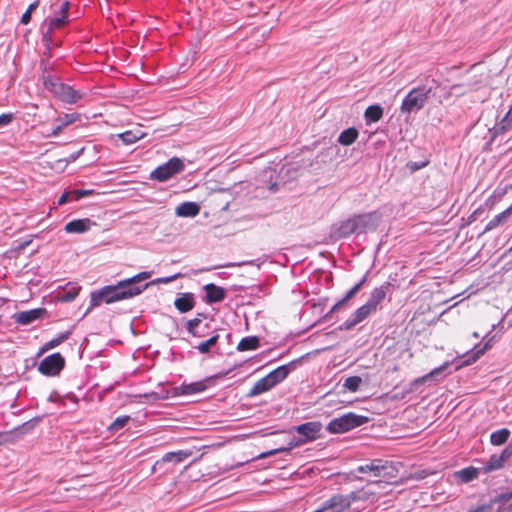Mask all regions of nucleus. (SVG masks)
Instances as JSON below:
<instances>
[{"instance_id":"f257e3e1","label":"nucleus","mask_w":512,"mask_h":512,"mask_svg":"<svg viewBox=\"0 0 512 512\" xmlns=\"http://www.w3.org/2000/svg\"><path fill=\"white\" fill-rule=\"evenodd\" d=\"M150 277L151 273L144 271L131 278L118 282L117 285L105 286L106 303L111 304L139 295L149 284H145L142 287L136 284Z\"/></svg>"},{"instance_id":"f03ea898","label":"nucleus","mask_w":512,"mask_h":512,"mask_svg":"<svg viewBox=\"0 0 512 512\" xmlns=\"http://www.w3.org/2000/svg\"><path fill=\"white\" fill-rule=\"evenodd\" d=\"M321 430L322 424L318 421L303 423L295 427V431L300 435V438L292 439L286 447H279L263 452L257 456V459H265L280 452H289L295 447L301 446L307 442H312L319 438Z\"/></svg>"},{"instance_id":"7ed1b4c3","label":"nucleus","mask_w":512,"mask_h":512,"mask_svg":"<svg viewBox=\"0 0 512 512\" xmlns=\"http://www.w3.org/2000/svg\"><path fill=\"white\" fill-rule=\"evenodd\" d=\"M430 91L431 89L425 86L411 89L401 103V112L410 114L411 112L421 110L428 100Z\"/></svg>"},{"instance_id":"20e7f679","label":"nucleus","mask_w":512,"mask_h":512,"mask_svg":"<svg viewBox=\"0 0 512 512\" xmlns=\"http://www.w3.org/2000/svg\"><path fill=\"white\" fill-rule=\"evenodd\" d=\"M367 422L365 416L348 413L331 420L327 425L330 433H344Z\"/></svg>"},{"instance_id":"39448f33","label":"nucleus","mask_w":512,"mask_h":512,"mask_svg":"<svg viewBox=\"0 0 512 512\" xmlns=\"http://www.w3.org/2000/svg\"><path fill=\"white\" fill-rule=\"evenodd\" d=\"M184 168L185 164L182 159L178 157H172L166 163L155 168L151 172L150 178L159 182H165L173 176L181 173Z\"/></svg>"},{"instance_id":"423d86ee","label":"nucleus","mask_w":512,"mask_h":512,"mask_svg":"<svg viewBox=\"0 0 512 512\" xmlns=\"http://www.w3.org/2000/svg\"><path fill=\"white\" fill-rule=\"evenodd\" d=\"M65 366V359L60 353H54L45 357L39 364L38 370L46 376H56Z\"/></svg>"},{"instance_id":"0eeeda50","label":"nucleus","mask_w":512,"mask_h":512,"mask_svg":"<svg viewBox=\"0 0 512 512\" xmlns=\"http://www.w3.org/2000/svg\"><path fill=\"white\" fill-rule=\"evenodd\" d=\"M80 118H81V114L78 112L63 113V114L59 115L54 121V126H53L51 132L48 133L46 136L47 137L59 136L66 127L79 121Z\"/></svg>"},{"instance_id":"6e6552de","label":"nucleus","mask_w":512,"mask_h":512,"mask_svg":"<svg viewBox=\"0 0 512 512\" xmlns=\"http://www.w3.org/2000/svg\"><path fill=\"white\" fill-rule=\"evenodd\" d=\"M380 469L375 482H392L398 476V469L393 462L380 460Z\"/></svg>"},{"instance_id":"1a4fd4ad","label":"nucleus","mask_w":512,"mask_h":512,"mask_svg":"<svg viewBox=\"0 0 512 512\" xmlns=\"http://www.w3.org/2000/svg\"><path fill=\"white\" fill-rule=\"evenodd\" d=\"M82 96L83 94L80 91H77L64 83L61 84L57 94L55 95L59 100L68 104L77 103Z\"/></svg>"},{"instance_id":"9d476101","label":"nucleus","mask_w":512,"mask_h":512,"mask_svg":"<svg viewBox=\"0 0 512 512\" xmlns=\"http://www.w3.org/2000/svg\"><path fill=\"white\" fill-rule=\"evenodd\" d=\"M390 286V283H385L384 285L374 288L371 291L370 297L367 300L366 304L373 310L377 311L381 303L385 300L387 295V289Z\"/></svg>"},{"instance_id":"9b49d317","label":"nucleus","mask_w":512,"mask_h":512,"mask_svg":"<svg viewBox=\"0 0 512 512\" xmlns=\"http://www.w3.org/2000/svg\"><path fill=\"white\" fill-rule=\"evenodd\" d=\"M375 313L366 303L360 306L353 314L351 319H348L345 323V329L350 330L355 327L357 324L364 321L371 314Z\"/></svg>"},{"instance_id":"f8f14e48","label":"nucleus","mask_w":512,"mask_h":512,"mask_svg":"<svg viewBox=\"0 0 512 512\" xmlns=\"http://www.w3.org/2000/svg\"><path fill=\"white\" fill-rule=\"evenodd\" d=\"M69 8H70L69 1L62 2L61 6H60L59 16L52 18L49 21L48 34L55 29L62 28L64 25H66L68 23L67 17H68Z\"/></svg>"},{"instance_id":"ddd939ff","label":"nucleus","mask_w":512,"mask_h":512,"mask_svg":"<svg viewBox=\"0 0 512 512\" xmlns=\"http://www.w3.org/2000/svg\"><path fill=\"white\" fill-rule=\"evenodd\" d=\"M204 290L206 292L205 300L208 304L221 302L226 296L225 289L213 283L206 284Z\"/></svg>"},{"instance_id":"4468645a","label":"nucleus","mask_w":512,"mask_h":512,"mask_svg":"<svg viewBox=\"0 0 512 512\" xmlns=\"http://www.w3.org/2000/svg\"><path fill=\"white\" fill-rule=\"evenodd\" d=\"M207 381L208 380H201L188 384H182L181 386L175 388V393L177 395H191L203 392L207 388Z\"/></svg>"},{"instance_id":"2eb2a0df","label":"nucleus","mask_w":512,"mask_h":512,"mask_svg":"<svg viewBox=\"0 0 512 512\" xmlns=\"http://www.w3.org/2000/svg\"><path fill=\"white\" fill-rule=\"evenodd\" d=\"M45 309L38 308L29 311H21L15 314V321L21 325H28L39 319L44 314Z\"/></svg>"},{"instance_id":"dca6fc26","label":"nucleus","mask_w":512,"mask_h":512,"mask_svg":"<svg viewBox=\"0 0 512 512\" xmlns=\"http://www.w3.org/2000/svg\"><path fill=\"white\" fill-rule=\"evenodd\" d=\"M174 306L180 313L189 312L195 307V297L192 293H183L175 299Z\"/></svg>"},{"instance_id":"f3484780","label":"nucleus","mask_w":512,"mask_h":512,"mask_svg":"<svg viewBox=\"0 0 512 512\" xmlns=\"http://www.w3.org/2000/svg\"><path fill=\"white\" fill-rule=\"evenodd\" d=\"M509 458L510 457L508 454H506V448H505L499 456L492 455L489 458V460L486 462L483 469L485 472H491L494 470H498L503 467L504 462L507 461Z\"/></svg>"},{"instance_id":"a211bd4d","label":"nucleus","mask_w":512,"mask_h":512,"mask_svg":"<svg viewBox=\"0 0 512 512\" xmlns=\"http://www.w3.org/2000/svg\"><path fill=\"white\" fill-rule=\"evenodd\" d=\"M91 221L87 218L68 222L64 230L66 233H84L89 230Z\"/></svg>"},{"instance_id":"6ab92c4d","label":"nucleus","mask_w":512,"mask_h":512,"mask_svg":"<svg viewBox=\"0 0 512 512\" xmlns=\"http://www.w3.org/2000/svg\"><path fill=\"white\" fill-rule=\"evenodd\" d=\"M512 129V104L505 116L493 128V137L503 134Z\"/></svg>"},{"instance_id":"aec40b11","label":"nucleus","mask_w":512,"mask_h":512,"mask_svg":"<svg viewBox=\"0 0 512 512\" xmlns=\"http://www.w3.org/2000/svg\"><path fill=\"white\" fill-rule=\"evenodd\" d=\"M147 133L141 129L127 130L117 135V137L123 142L124 145H131L138 140L146 137Z\"/></svg>"},{"instance_id":"412c9836","label":"nucleus","mask_w":512,"mask_h":512,"mask_svg":"<svg viewBox=\"0 0 512 512\" xmlns=\"http://www.w3.org/2000/svg\"><path fill=\"white\" fill-rule=\"evenodd\" d=\"M199 211V205L194 202H184L176 208V214L181 217H195Z\"/></svg>"},{"instance_id":"4be33fe9","label":"nucleus","mask_w":512,"mask_h":512,"mask_svg":"<svg viewBox=\"0 0 512 512\" xmlns=\"http://www.w3.org/2000/svg\"><path fill=\"white\" fill-rule=\"evenodd\" d=\"M275 385L273 384V381L269 378L268 375L265 377L259 379L251 388L249 392V396H255L262 394L264 392L269 391L271 388H273Z\"/></svg>"},{"instance_id":"5701e85b","label":"nucleus","mask_w":512,"mask_h":512,"mask_svg":"<svg viewBox=\"0 0 512 512\" xmlns=\"http://www.w3.org/2000/svg\"><path fill=\"white\" fill-rule=\"evenodd\" d=\"M511 213H512V204L507 209H505L503 212L494 216L486 224L483 233L489 232V231L495 229L496 227H498L500 224L504 223L507 220V218L511 215Z\"/></svg>"},{"instance_id":"b1692460","label":"nucleus","mask_w":512,"mask_h":512,"mask_svg":"<svg viewBox=\"0 0 512 512\" xmlns=\"http://www.w3.org/2000/svg\"><path fill=\"white\" fill-rule=\"evenodd\" d=\"M357 233H364L373 225L372 214H360L352 217Z\"/></svg>"},{"instance_id":"393cba45","label":"nucleus","mask_w":512,"mask_h":512,"mask_svg":"<svg viewBox=\"0 0 512 512\" xmlns=\"http://www.w3.org/2000/svg\"><path fill=\"white\" fill-rule=\"evenodd\" d=\"M193 452L191 450H179L175 452H168L163 455V462H174L176 464L183 462L190 456H192Z\"/></svg>"},{"instance_id":"a878e982","label":"nucleus","mask_w":512,"mask_h":512,"mask_svg":"<svg viewBox=\"0 0 512 512\" xmlns=\"http://www.w3.org/2000/svg\"><path fill=\"white\" fill-rule=\"evenodd\" d=\"M364 283L365 277L362 278L358 283H356L349 291H347V293L341 300L335 303V305L331 309V312L339 310L344 305V303L352 299L358 293V291L361 289Z\"/></svg>"},{"instance_id":"bb28decb","label":"nucleus","mask_w":512,"mask_h":512,"mask_svg":"<svg viewBox=\"0 0 512 512\" xmlns=\"http://www.w3.org/2000/svg\"><path fill=\"white\" fill-rule=\"evenodd\" d=\"M219 337V334L216 331H214L213 334L207 340L199 343L196 346V349L200 354H208L212 350V348H214L217 345Z\"/></svg>"},{"instance_id":"cd10ccee","label":"nucleus","mask_w":512,"mask_h":512,"mask_svg":"<svg viewBox=\"0 0 512 512\" xmlns=\"http://www.w3.org/2000/svg\"><path fill=\"white\" fill-rule=\"evenodd\" d=\"M358 135H359V133L356 128H353V127L348 128L340 133V135L338 137V142L341 145L349 146L357 140Z\"/></svg>"},{"instance_id":"c85d7f7f","label":"nucleus","mask_w":512,"mask_h":512,"mask_svg":"<svg viewBox=\"0 0 512 512\" xmlns=\"http://www.w3.org/2000/svg\"><path fill=\"white\" fill-rule=\"evenodd\" d=\"M260 341L256 336L242 338L237 344L238 351H252L259 347Z\"/></svg>"},{"instance_id":"c756f323","label":"nucleus","mask_w":512,"mask_h":512,"mask_svg":"<svg viewBox=\"0 0 512 512\" xmlns=\"http://www.w3.org/2000/svg\"><path fill=\"white\" fill-rule=\"evenodd\" d=\"M510 430L507 428H502L500 430L494 431L490 435V442L492 445L500 446L505 444L510 437Z\"/></svg>"},{"instance_id":"7c9ffc66","label":"nucleus","mask_w":512,"mask_h":512,"mask_svg":"<svg viewBox=\"0 0 512 512\" xmlns=\"http://www.w3.org/2000/svg\"><path fill=\"white\" fill-rule=\"evenodd\" d=\"M80 290V286L71 285L58 294V299L63 303L71 302L78 296Z\"/></svg>"},{"instance_id":"2f4dec72","label":"nucleus","mask_w":512,"mask_h":512,"mask_svg":"<svg viewBox=\"0 0 512 512\" xmlns=\"http://www.w3.org/2000/svg\"><path fill=\"white\" fill-rule=\"evenodd\" d=\"M289 374V368L287 365H282L268 373L267 375L273 381L274 385H277L283 381Z\"/></svg>"},{"instance_id":"473e14b6","label":"nucleus","mask_w":512,"mask_h":512,"mask_svg":"<svg viewBox=\"0 0 512 512\" xmlns=\"http://www.w3.org/2000/svg\"><path fill=\"white\" fill-rule=\"evenodd\" d=\"M364 116L368 121L378 122L383 116V109L380 105H370L366 108Z\"/></svg>"},{"instance_id":"72a5a7b5","label":"nucleus","mask_w":512,"mask_h":512,"mask_svg":"<svg viewBox=\"0 0 512 512\" xmlns=\"http://www.w3.org/2000/svg\"><path fill=\"white\" fill-rule=\"evenodd\" d=\"M458 478L463 482H470L478 477V470L474 467H466L456 473Z\"/></svg>"},{"instance_id":"f704fd0d","label":"nucleus","mask_w":512,"mask_h":512,"mask_svg":"<svg viewBox=\"0 0 512 512\" xmlns=\"http://www.w3.org/2000/svg\"><path fill=\"white\" fill-rule=\"evenodd\" d=\"M353 233L356 232L355 223L353 222L352 218H349L345 221H343L339 228H338V234L341 237H347Z\"/></svg>"},{"instance_id":"c9c22d12","label":"nucleus","mask_w":512,"mask_h":512,"mask_svg":"<svg viewBox=\"0 0 512 512\" xmlns=\"http://www.w3.org/2000/svg\"><path fill=\"white\" fill-rule=\"evenodd\" d=\"M380 460L381 459H374L369 464L360 465L357 468V471L360 473H372L375 478H377V474L379 473L380 469Z\"/></svg>"},{"instance_id":"e433bc0d","label":"nucleus","mask_w":512,"mask_h":512,"mask_svg":"<svg viewBox=\"0 0 512 512\" xmlns=\"http://www.w3.org/2000/svg\"><path fill=\"white\" fill-rule=\"evenodd\" d=\"M106 303V295L104 291V287L99 291H94L90 296V309L99 306L102 302Z\"/></svg>"},{"instance_id":"4c0bfd02","label":"nucleus","mask_w":512,"mask_h":512,"mask_svg":"<svg viewBox=\"0 0 512 512\" xmlns=\"http://www.w3.org/2000/svg\"><path fill=\"white\" fill-rule=\"evenodd\" d=\"M362 383V379L359 376H350L345 379L343 386L349 390L350 392L358 391L360 385Z\"/></svg>"},{"instance_id":"58836bf2","label":"nucleus","mask_w":512,"mask_h":512,"mask_svg":"<svg viewBox=\"0 0 512 512\" xmlns=\"http://www.w3.org/2000/svg\"><path fill=\"white\" fill-rule=\"evenodd\" d=\"M200 323H201V320L199 318H193L187 322V325H186L187 331L193 337H202L203 336V334L198 329Z\"/></svg>"},{"instance_id":"ea45409f","label":"nucleus","mask_w":512,"mask_h":512,"mask_svg":"<svg viewBox=\"0 0 512 512\" xmlns=\"http://www.w3.org/2000/svg\"><path fill=\"white\" fill-rule=\"evenodd\" d=\"M130 420L127 415L117 417L109 426V430L116 431L123 428Z\"/></svg>"},{"instance_id":"a19ab883","label":"nucleus","mask_w":512,"mask_h":512,"mask_svg":"<svg viewBox=\"0 0 512 512\" xmlns=\"http://www.w3.org/2000/svg\"><path fill=\"white\" fill-rule=\"evenodd\" d=\"M61 84H62L61 82L57 81L56 79H52V78H47L44 80L45 88L48 91H50L51 93H53L54 96L57 94Z\"/></svg>"},{"instance_id":"79ce46f5","label":"nucleus","mask_w":512,"mask_h":512,"mask_svg":"<svg viewBox=\"0 0 512 512\" xmlns=\"http://www.w3.org/2000/svg\"><path fill=\"white\" fill-rule=\"evenodd\" d=\"M489 348V342H487L482 348L477 349L473 354L465 361L466 364H472L476 362Z\"/></svg>"},{"instance_id":"37998d69","label":"nucleus","mask_w":512,"mask_h":512,"mask_svg":"<svg viewBox=\"0 0 512 512\" xmlns=\"http://www.w3.org/2000/svg\"><path fill=\"white\" fill-rule=\"evenodd\" d=\"M71 194H72V199L79 200L83 197L90 196V195L94 194V191L93 190L77 189V190H72Z\"/></svg>"},{"instance_id":"c03bdc74","label":"nucleus","mask_w":512,"mask_h":512,"mask_svg":"<svg viewBox=\"0 0 512 512\" xmlns=\"http://www.w3.org/2000/svg\"><path fill=\"white\" fill-rule=\"evenodd\" d=\"M444 369V366L442 367H438V368H435L433 369L431 372L423 375L422 377L416 379V383H424L426 382L427 380H429L431 377L435 376V375H438L440 372H442V370Z\"/></svg>"},{"instance_id":"a18cd8bd","label":"nucleus","mask_w":512,"mask_h":512,"mask_svg":"<svg viewBox=\"0 0 512 512\" xmlns=\"http://www.w3.org/2000/svg\"><path fill=\"white\" fill-rule=\"evenodd\" d=\"M70 334H71L70 332L61 333L57 337L51 339L50 344L53 347H56V346L60 345L61 343H63L65 340H67L69 338Z\"/></svg>"},{"instance_id":"49530a36","label":"nucleus","mask_w":512,"mask_h":512,"mask_svg":"<svg viewBox=\"0 0 512 512\" xmlns=\"http://www.w3.org/2000/svg\"><path fill=\"white\" fill-rule=\"evenodd\" d=\"M14 119L13 113H4L0 115V127L9 125Z\"/></svg>"},{"instance_id":"de8ad7c7","label":"nucleus","mask_w":512,"mask_h":512,"mask_svg":"<svg viewBox=\"0 0 512 512\" xmlns=\"http://www.w3.org/2000/svg\"><path fill=\"white\" fill-rule=\"evenodd\" d=\"M468 512H492L491 504H483L474 509L469 510Z\"/></svg>"},{"instance_id":"09e8293b","label":"nucleus","mask_w":512,"mask_h":512,"mask_svg":"<svg viewBox=\"0 0 512 512\" xmlns=\"http://www.w3.org/2000/svg\"><path fill=\"white\" fill-rule=\"evenodd\" d=\"M70 197H72L71 191H69V192H64V193H63V194L58 198V200H57V204H58V205H64V204H66V203L69 201Z\"/></svg>"},{"instance_id":"8fccbe9b","label":"nucleus","mask_w":512,"mask_h":512,"mask_svg":"<svg viewBox=\"0 0 512 512\" xmlns=\"http://www.w3.org/2000/svg\"><path fill=\"white\" fill-rule=\"evenodd\" d=\"M31 15L32 13H30L29 11H25L21 17L20 22L24 25L28 24L31 20Z\"/></svg>"},{"instance_id":"3c124183","label":"nucleus","mask_w":512,"mask_h":512,"mask_svg":"<svg viewBox=\"0 0 512 512\" xmlns=\"http://www.w3.org/2000/svg\"><path fill=\"white\" fill-rule=\"evenodd\" d=\"M510 499H512V491L511 492H507V493H502L499 495L498 497V500L500 502H507L509 501Z\"/></svg>"},{"instance_id":"603ef678","label":"nucleus","mask_w":512,"mask_h":512,"mask_svg":"<svg viewBox=\"0 0 512 512\" xmlns=\"http://www.w3.org/2000/svg\"><path fill=\"white\" fill-rule=\"evenodd\" d=\"M179 276H180V274H176V275H173V276H170V277L158 279L157 281L160 282V283H169V282L177 279Z\"/></svg>"},{"instance_id":"864d4df0","label":"nucleus","mask_w":512,"mask_h":512,"mask_svg":"<svg viewBox=\"0 0 512 512\" xmlns=\"http://www.w3.org/2000/svg\"><path fill=\"white\" fill-rule=\"evenodd\" d=\"M39 2H40L39 0H36V1H34L33 3H31V4L28 6V8H27V10H26V11H29L30 13H32V12H33V11H34L38 6H39Z\"/></svg>"},{"instance_id":"5fc2aeb1","label":"nucleus","mask_w":512,"mask_h":512,"mask_svg":"<svg viewBox=\"0 0 512 512\" xmlns=\"http://www.w3.org/2000/svg\"><path fill=\"white\" fill-rule=\"evenodd\" d=\"M480 211H481V209L478 208L469 216V219H468L469 223L473 222L476 219V214Z\"/></svg>"},{"instance_id":"6e6d98bb","label":"nucleus","mask_w":512,"mask_h":512,"mask_svg":"<svg viewBox=\"0 0 512 512\" xmlns=\"http://www.w3.org/2000/svg\"><path fill=\"white\" fill-rule=\"evenodd\" d=\"M54 348L51 344H50V341H48L47 343H45L41 349V352H45V351H48L50 349Z\"/></svg>"},{"instance_id":"4d7b16f0","label":"nucleus","mask_w":512,"mask_h":512,"mask_svg":"<svg viewBox=\"0 0 512 512\" xmlns=\"http://www.w3.org/2000/svg\"><path fill=\"white\" fill-rule=\"evenodd\" d=\"M506 454H508L509 457H512V443L506 447Z\"/></svg>"},{"instance_id":"13d9d810","label":"nucleus","mask_w":512,"mask_h":512,"mask_svg":"<svg viewBox=\"0 0 512 512\" xmlns=\"http://www.w3.org/2000/svg\"><path fill=\"white\" fill-rule=\"evenodd\" d=\"M481 83V81H475L473 83H469V86L472 88V89H478V84Z\"/></svg>"}]
</instances>
